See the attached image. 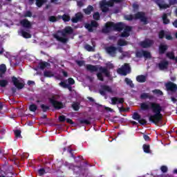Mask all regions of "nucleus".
Instances as JSON below:
<instances>
[{
	"label": "nucleus",
	"instance_id": "1",
	"mask_svg": "<svg viewBox=\"0 0 177 177\" xmlns=\"http://www.w3.org/2000/svg\"><path fill=\"white\" fill-rule=\"evenodd\" d=\"M141 110H149L150 109L153 113V115L149 116V121L154 124H158L162 120V114L161 111L164 110V107L161 104L157 102H150L149 104L144 102L140 104Z\"/></svg>",
	"mask_w": 177,
	"mask_h": 177
},
{
	"label": "nucleus",
	"instance_id": "2",
	"mask_svg": "<svg viewBox=\"0 0 177 177\" xmlns=\"http://www.w3.org/2000/svg\"><path fill=\"white\" fill-rule=\"evenodd\" d=\"M113 30H115L116 31H121V30H124L121 37L124 38L129 37V32H131V28L122 23L114 24L113 22H108L105 26V28H104L102 31L103 32H109V31Z\"/></svg>",
	"mask_w": 177,
	"mask_h": 177
},
{
	"label": "nucleus",
	"instance_id": "3",
	"mask_svg": "<svg viewBox=\"0 0 177 177\" xmlns=\"http://www.w3.org/2000/svg\"><path fill=\"white\" fill-rule=\"evenodd\" d=\"M71 32H73V28L70 26H67L64 28L63 32H58L54 35V37L57 39V41H59V42L66 44L68 41L67 34H71Z\"/></svg>",
	"mask_w": 177,
	"mask_h": 177
},
{
	"label": "nucleus",
	"instance_id": "4",
	"mask_svg": "<svg viewBox=\"0 0 177 177\" xmlns=\"http://www.w3.org/2000/svg\"><path fill=\"white\" fill-rule=\"evenodd\" d=\"M124 19L126 20H135L136 19H139L144 23V24H147V18L145 17V13L143 12H138L135 16L126 15Z\"/></svg>",
	"mask_w": 177,
	"mask_h": 177
},
{
	"label": "nucleus",
	"instance_id": "5",
	"mask_svg": "<svg viewBox=\"0 0 177 177\" xmlns=\"http://www.w3.org/2000/svg\"><path fill=\"white\" fill-rule=\"evenodd\" d=\"M122 0H110L109 1H106V0H102L100 3V6L102 12H107L109 10V7L113 6L114 2L118 3L121 2Z\"/></svg>",
	"mask_w": 177,
	"mask_h": 177
},
{
	"label": "nucleus",
	"instance_id": "6",
	"mask_svg": "<svg viewBox=\"0 0 177 177\" xmlns=\"http://www.w3.org/2000/svg\"><path fill=\"white\" fill-rule=\"evenodd\" d=\"M12 81L15 86H16L17 89H22V88H24V81L23 80V79L20 77L17 78L15 77H13Z\"/></svg>",
	"mask_w": 177,
	"mask_h": 177
},
{
	"label": "nucleus",
	"instance_id": "7",
	"mask_svg": "<svg viewBox=\"0 0 177 177\" xmlns=\"http://www.w3.org/2000/svg\"><path fill=\"white\" fill-rule=\"evenodd\" d=\"M57 99H59V95H54L50 98V102L55 109H63V104L57 102Z\"/></svg>",
	"mask_w": 177,
	"mask_h": 177
},
{
	"label": "nucleus",
	"instance_id": "8",
	"mask_svg": "<svg viewBox=\"0 0 177 177\" xmlns=\"http://www.w3.org/2000/svg\"><path fill=\"white\" fill-rule=\"evenodd\" d=\"M118 74L120 75H127V74H129L131 73V67L129 64H125L124 66L118 69Z\"/></svg>",
	"mask_w": 177,
	"mask_h": 177
},
{
	"label": "nucleus",
	"instance_id": "9",
	"mask_svg": "<svg viewBox=\"0 0 177 177\" xmlns=\"http://www.w3.org/2000/svg\"><path fill=\"white\" fill-rule=\"evenodd\" d=\"M106 93H114V90H113V88H111V87L109 86H102L100 90V95L104 96V95H106Z\"/></svg>",
	"mask_w": 177,
	"mask_h": 177
},
{
	"label": "nucleus",
	"instance_id": "10",
	"mask_svg": "<svg viewBox=\"0 0 177 177\" xmlns=\"http://www.w3.org/2000/svg\"><path fill=\"white\" fill-rule=\"evenodd\" d=\"M100 73H97V77L98 78V80H100V81H103V74H104V75H106V77H109L110 75V73L109 72V71H107V69L100 67Z\"/></svg>",
	"mask_w": 177,
	"mask_h": 177
},
{
	"label": "nucleus",
	"instance_id": "11",
	"mask_svg": "<svg viewBox=\"0 0 177 177\" xmlns=\"http://www.w3.org/2000/svg\"><path fill=\"white\" fill-rule=\"evenodd\" d=\"M137 57H145V59H150L151 55L147 51H140L136 53Z\"/></svg>",
	"mask_w": 177,
	"mask_h": 177
},
{
	"label": "nucleus",
	"instance_id": "12",
	"mask_svg": "<svg viewBox=\"0 0 177 177\" xmlns=\"http://www.w3.org/2000/svg\"><path fill=\"white\" fill-rule=\"evenodd\" d=\"M96 27H97V22H96V21H92L91 24H86L85 25V28H86L90 32L93 31V29L96 28Z\"/></svg>",
	"mask_w": 177,
	"mask_h": 177
},
{
	"label": "nucleus",
	"instance_id": "13",
	"mask_svg": "<svg viewBox=\"0 0 177 177\" xmlns=\"http://www.w3.org/2000/svg\"><path fill=\"white\" fill-rule=\"evenodd\" d=\"M133 119L138 121V122L142 124V125H145V124H146V120L140 118V115L138 113H134L133 114Z\"/></svg>",
	"mask_w": 177,
	"mask_h": 177
},
{
	"label": "nucleus",
	"instance_id": "14",
	"mask_svg": "<svg viewBox=\"0 0 177 177\" xmlns=\"http://www.w3.org/2000/svg\"><path fill=\"white\" fill-rule=\"evenodd\" d=\"M106 50L108 54L110 55V56H112L113 57L117 55V48L114 46H109L106 48Z\"/></svg>",
	"mask_w": 177,
	"mask_h": 177
},
{
	"label": "nucleus",
	"instance_id": "15",
	"mask_svg": "<svg viewBox=\"0 0 177 177\" xmlns=\"http://www.w3.org/2000/svg\"><path fill=\"white\" fill-rule=\"evenodd\" d=\"M165 37L166 39L171 40L172 39V36L168 32H165L162 30L159 32V38H164Z\"/></svg>",
	"mask_w": 177,
	"mask_h": 177
},
{
	"label": "nucleus",
	"instance_id": "16",
	"mask_svg": "<svg viewBox=\"0 0 177 177\" xmlns=\"http://www.w3.org/2000/svg\"><path fill=\"white\" fill-rule=\"evenodd\" d=\"M111 100V104H122V103H124V98L112 97Z\"/></svg>",
	"mask_w": 177,
	"mask_h": 177
},
{
	"label": "nucleus",
	"instance_id": "17",
	"mask_svg": "<svg viewBox=\"0 0 177 177\" xmlns=\"http://www.w3.org/2000/svg\"><path fill=\"white\" fill-rule=\"evenodd\" d=\"M165 86L167 89V91H176L177 86L176 84L172 83V82H168L165 84Z\"/></svg>",
	"mask_w": 177,
	"mask_h": 177
},
{
	"label": "nucleus",
	"instance_id": "18",
	"mask_svg": "<svg viewBox=\"0 0 177 177\" xmlns=\"http://www.w3.org/2000/svg\"><path fill=\"white\" fill-rule=\"evenodd\" d=\"M157 5L159 6L160 9H167L169 8V5L164 4V1L162 0H154Z\"/></svg>",
	"mask_w": 177,
	"mask_h": 177
},
{
	"label": "nucleus",
	"instance_id": "19",
	"mask_svg": "<svg viewBox=\"0 0 177 177\" xmlns=\"http://www.w3.org/2000/svg\"><path fill=\"white\" fill-rule=\"evenodd\" d=\"M153 45V41L151 40L145 39L144 41L140 43V46L142 48H149Z\"/></svg>",
	"mask_w": 177,
	"mask_h": 177
},
{
	"label": "nucleus",
	"instance_id": "20",
	"mask_svg": "<svg viewBox=\"0 0 177 177\" xmlns=\"http://www.w3.org/2000/svg\"><path fill=\"white\" fill-rule=\"evenodd\" d=\"M158 67L160 70H167L168 67V62H167L166 60L160 62L158 64Z\"/></svg>",
	"mask_w": 177,
	"mask_h": 177
},
{
	"label": "nucleus",
	"instance_id": "21",
	"mask_svg": "<svg viewBox=\"0 0 177 177\" xmlns=\"http://www.w3.org/2000/svg\"><path fill=\"white\" fill-rule=\"evenodd\" d=\"M118 51L122 53V57H120V59H124V57H129L132 54V52H123L122 48H119Z\"/></svg>",
	"mask_w": 177,
	"mask_h": 177
},
{
	"label": "nucleus",
	"instance_id": "22",
	"mask_svg": "<svg viewBox=\"0 0 177 177\" xmlns=\"http://www.w3.org/2000/svg\"><path fill=\"white\" fill-rule=\"evenodd\" d=\"M19 35L24 37V38H31V34H30V32L22 30L19 31Z\"/></svg>",
	"mask_w": 177,
	"mask_h": 177
},
{
	"label": "nucleus",
	"instance_id": "23",
	"mask_svg": "<svg viewBox=\"0 0 177 177\" xmlns=\"http://www.w3.org/2000/svg\"><path fill=\"white\" fill-rule=\"evenodd\" d=\"M21 25L24 27V28H30V27H31V24L27 19L21 21Z\"/></svg>",
	"mask_w": 177,
	"mask_h": 177
},
{
	"label": "nucleus",
	"instance_id": "24",
	"mask_svg": "<svg viewBox=\"0 0 177 177\" xmlns=\"http://www.w3.org/2000/svg\"><path fill=\"white\" fill-rule=\"evenodd\" d=\"M81 19H82V14H81V12H78L76 14L75 17L72 19V21L73 23H78Z\"/></svg>",
	"mask_w": 177,
	"mask_h": 177
},
{
	"label": "nucleus",
	"instance_id": "25",
	"mask_svg": "<svg viewBox=\"0 0 177 177\" xmlns=\"http://www.w3.org/2000/svg\"><path fill=\"white\" fill-rule=\"evenodd\" d=\"M168 49V46L164 44H160L159 46V53L162 54Z\"/></svg>",
	"mask_w": 177,
	"mask_h": 177
},
{
	"label": "nucleus",
	"instance_id": "26",
	"mask_svg": "<svg viewBox=\"0 0 177 177\" xmlns=\"http://www.w3.org/2000/svg\"><path fill=\"white\" fill-rule=\"evenodd\" d=\"M6 73V66L5 64L0 65V77H3Z\"/></svg>",
	"mask_w": 177,
	"mask_h": 177
},
{
	"label": "nucleus",
	"instance_id": "27",
	"mask_svg": "<svg viewBox=\"0 0 177 177\" xmlns=\"http://www.w3.org/2000/svg\"><path fill=\"white\" fill-rule=\"evenodd\" d=\"M167 57H169V59H171L173 60H175L177 63V57H175V55L172 52H169L167 53Z\"/></svg>",
	"mask_w": 177,
	"mask_h": 177
},
{
	"label": "nucleus",
	"instance_id": "28",
	"mask_svg": "<svg viewBox=\"0 0 177 177\" xmlns=\"http://www.w3.org/2000/svg\"><path fill=\"white\" fill-rule=\"evenodd\" d=\"M93 7L92 6H88V8L86 9H84V13L86 15H91V13L93 12Z\"/></svg>",
	"mask_w": 177,
	"mask_h": 177
},
{
	"label": "nucleus",
	"instance_id": "29",
	"mask_svg": "<svg viewBox=\"0 0 177 177\" xmlns=\"http://www.w3.org/2000/svg\"><path fill=\"white\" fill-rule=\"evenodd\" d=\"M118 45L119 46H125L126 45H128V41L124 40V39H120L118 41Z\"/></svg>",
	"mask_w": 177,
	"mask_h": 177
},
{
	"label": "nucleus",
	"instance_id": "30",
	"mask_svg": "<svg viewBox=\"0 0 177 177\" xmlns=\"http://www.w3.org/2000/svg\"><path fill=\"white\" fill-rule=\"evenodd\" d=\"M138 82H145L146 81V77L145 75H139L136 77Z\"/></svg>",
	"mask_w": 177,
	"mask_h": 177
},
{
	"label": "nucleus",
	"instance_id": "31",
	"mask_svg": "<svg viewBox=\"0 0 177 177\" xmlns=\"http://www.w3.org/2000/svg\"><path fill=\"white\" fill-rule=\"evenodd\" d=\"M87 70L89 71H97V67L92 65H87Z\"/></svg>",
	"mask_w": 177,
	"mask_h": 177
},
{
	"label": "nucleus",
	"instance_id": "32",
	"mask_svg": "<svg viewBox=\"0 0 177 177\" xmlns=\"http://www.w3.org/2000/svg\"><path fill=\"white\" fill-rule=\"evenodd\" d=\"M84 49H86V50H88V52H93V50H95V48L91 46L89 44H87L84 46Z\"/></svg>",
	"mask_w": 177,
	"mask_h": 177
},
{
	"label": "nucleus",
	"instance_id": "33",
	"mask_svg": "<svg viewBox=\"0 0 177 177\" xmlns=\"http://www.w3.org/2000/svg\"><path fill=\"white\" fill-rule=\"evenodd\" d=\"M143 150H144L145 153H150V145H144Z\"/></svg>",
	"mask_w": 177,
	"mask_h": 177
},
{
	"label": "nucleus",
	"instance_id": "34",
	"mask_svg": "<svg viewBox=\"0 0 177 177\" xmlns=\"http://www.w3.org/2000/svg\"><path fill=\"white\" fill-rule=\"evenodd\" d=\"M39 66L40 68H41V70H44V68H46V67L49 66V64H48V62H40Z\"/></svg>",
	"mask_w": 177,
	"mask_h": 177
},
{
	"label": "nucleus",
	"instance_id": "35",
	"mask_svg": "<svg viewBox=\"0 0 177 177\" xmlns=\"http://www.w3.org/2000/svg\"><path fill=\"white\" fill-rule=\"evenodd\" d=\"M141 99H151L149 93H144L140 96Z\"/></svg>",
	"mask_w": 177,
	"mask_h": 177
},
{
	"label": "nucleus",
	"instance_id": "36",
	"mask_svg": "<svg viewBox=\"0 0 177 177\" xmlns=\"http://www.w3.org/2000/svg\"><path fill=\"white\" fill-rule=\"evenodd\" d=\"M8 85V80H0V86L5 87Z\"/></svg>",
	"mask_w": 177,
	"mask_h": 177
},
{
	"label": "nucleus",
	"instance_id": "37",
	"mask_svg": "<svg viewBox=\"0 0 177 177\" xmlns=\"http://www.w3.org/2000/svg\"><path fill=\"white\" fill-rule=\"evenodd\" d=\"M45 0H36V5L38 8H41Z\"/></svg>",
	"mask_w": 177,
	"mask_h": 177
},
{
	"label": "nucleus",
	"instance_id": "38",
	"mask_svg": "<svg viewBox=\"0 0 177 177\" xmlns=\"http://www.w3.org/2000/svg\"><path fill=\"white\" fill-rule=\"evenodd\" d=\"M162 20H163L164 24H168V23H169V20L167 19V14L163 15Z\"/></svg>",
	"mask_w": 177,
	"mask_h": 177
},
{
	"label": "nucleus",
	"instance_id": "39",
	"mask_svg": "<svg viewBox=\"0 0 177 177\" xmlns=\"http://www.w3.org/2000/svg\"><path fill=\"white\" fill-rule=\"evenodd\" d=\"M152 92L154 95H157L158 96H161V95H162V91L158 89L153 90Z\"/></svg>",
	"mask_w": 177,
	"mask_h": 177
},
{
	"label": "nucleus",
	"instance_id": "40",
	"mask_svg": "<svg viewBox=\"0 0 177 177\" xmlns=\"http://www.w3.org/2000/svg\"><path fill=\"white\" fill-rule=\"evenodd\" d=\"M125 82H126V84H127V85H129V86L133 88V84L132 83V80H129L128 78H126L125 79Z\"/></svg>",
	"mask_w": 177,
	"mask_h": 177
},
{
	"label": "nucleus",
	"instance_id": "41",
	"mask_svg": "<svg viewBox=\"0 0 177 177\" xmlns=\"http://www.w3.org/2000/svg\"><path fill=\"white\" fill-rule=\"evenodd\" d=\"M73 108L74 110H75L76 111L79 110L80 109V104L76 102V103H73L72 105Z\"/></svg>",
	"mask_w": 177,
	"mask_h": 177
},
{
	"label": "nucleus",
	"instance_id": "42",
	"mask_svg": "<svg viewBox=\"0 0 177 177\" xmlns=\"http://www.w3.org/2000/svg\"><path fill=\"white\" fill-rule=\"evenodd\" d=\"M15 135L16 136V138H21V131L20 130H15L14 131Z\"/></svg>",
	"mask_w": 177,
	"mask_h": 177
},
{
	"label": "nucleus",
	"instance_id": "43",
	"mask_svg": "<svg viewBox=\"0 0 177 177\" xmlns=\"http://www.w3.org/2000/svg\"><path fill=\"white\" fill-rule=\"evenodd\" d=\"M62 20H64V21H69L70 20V16H68V15H64L62 17Z\"/></svg>",
	"mask_w": 177,
	"mask_h": 177
},
{
	"label": "nucleus",
	"instance_id": "44",
	"mask_svg": "<svg viewBox=\"0 0 177 177\" xmlns=\"http://www.w3.org/2000/svg\"><path fill=\"white\" fill-rule=\"evenodd\" d=\"M44 76L45 77H53V73L51 71H45Z\"/></svg>",
	"mask_w": 177,
	"mask_h": 177
},
{
	"label": "nucleus",
	"instance_id": "45",
	"mask_svg": "<svg viewBox=\"0 0 177 177\" xmlns=\"http://www.w3.org/2000/svg\"><path fill=\"white\" fill-rule=\"evenodd\" d=\"M29 110H30V111H36L37 110V105L35 104H31L29 106Z\"/></svg>",
	"mask_w": 177,
	"mask_h": 177
},
{
	"label": "nucleus",
	"instance_id": "46",
	"mask_svg": "<svg viewBox=\"0 0 177 177\" xmlns=\"http://www.w3.org/2000/svg\"><path fill=\"white\" fill-rule=\"evenodd\" d=\"M93 19H95V20H99V19H100V15H99V12L94 13Z\"/></svg>",
	"mask_w": 177,
	"mask_h": 177
},
{
	"label": "nucleus",
	"instance_id": "47",
	"mask_svg": "<svg viewBox=\"0 0 177 177\" xmlns=\"http://www.w3.org/2000/svg\"><path fill=\"white\" fill-rule=\"evenodd\" d=\"M59 86L62 88H68V86L67 84H66L64 82H62L59 83Z\"/></svg>",
	"mask_w": 177,
	"mask_h": 177
},
{
	"label": "nucleus",
	"instance_id": "48",
	"mask_svg": "<svg viewBox=\"0 0 177 177\" xmlns=\"http://www.w3.org/2000/svg\"><path fill=\"white\" fill-rule=\"evenodd\" d=\"M38 174L40 176H41V175H44L45 174V169H39Z\"/></svg>",
	"mask_w": 177,
	"mask_h": 177
},
{
	"label": "nucleus",
	"instance_id": "49",
	"mask_svg": "<svg viewBox=\"0 0 177 177\" xmlns=\"http://www.w3.org/2000/svg\"><path fill=\"white\" fill-rule=\"evenodd\" d=\"M59 120L60 122H64V121H66V116L61 115L59 117Z\"/></svg>",
	"mask_w": 177,
	"mask_h": 177
},
{
	"label": "nucleus",
	"instance_id": "50",
	"mask_svg": "<svg viewBox=\"0 0 177 177\" xmlns=\"http://www.w3.org/2000/svg\"><path fill=\"white\" fill-rule=\"evenodd\" d=\"M68 82L70 85H74V84H75V82L73 80V78H69L68 80Z\"/></svg>",
	"mask_w": 177,
	"mask_h": 177
},
{
	"label": "nucleus",
	"instance_id": "51",
	"mask_svg": "<svg viewBox=\"0 0 177 177\" xmlns=\"http://www.w3.org/2000/svg\"><path fill=\"white\" fill-rule=\"evenodd\" d=\"M160 169L162 172H167V171H168V167H167L166 166H162L160 167Z\"/></svg>",
	"mask_w": 177,
	"mask_h": 177
},
{
	"label": "nucleus",
	"instance_id": "52",
	"mask_svg": "<svg viewBox=\"0 0 177 177\" xmlns=\"http://www.w3.org/2000/svg\"><path fill=\"white\" fill-rule=\"evenodd\" d=\"M84 3H85V1H77V6H80V7L84 6Z\"/></svg>",
	"mask_w": 177,
	"mask_h": 177
},
{
	"label": "nucleus",
	"instance_id": "53",
	"mask_svg": "<svg viewBox=\"0 0 177 177\" xmlns=\"http://www.w3.org/2000/svg\"><path fill=\"white\" fill-rule=\"evenodd\" d=\"M31 16H32V14H31V12L30 11H27L25 13V17H31Z\"/></svg>",
	"mask_w": 177,
	"mask_h": 177
},
{
	"label": "nucleus",
	"instance_id": "54",
	"mask_svg": "<svg viewBox=\"0 0 177 177\" xmlns=\"http://www.w3.org/2000/svg\"><path fill=\"white\" fill-rule=\"evenodd\" d=\"M81 124H86V125L89 124V122L86 120H80Z\"/></svg>",
	"mask_w": 177,
	"mask_h": 177
},
{
	"label": "nucleus",
	"instance_id": "55",
	"mask_svg": "<svg viewBox=\"0 0 177 177\" xmlns=\"http://www.w3.org/2000/svg\"><path fill=\"white\" fill-rule=\"evenodd\" d=\"M41 109L44 110V111H46V110H48V109H49L48 106H46V105H44V104H42V105L41 106Z\"/></svg>",
	"mask_w": 177,
	"mask_h": 177
},
{
	"label": "nucleus",
	"instance_id": "56",
	"mask_svg": "<svg viewBox=\"0 0 177 177\" xmlns=\"http://www.w3.org/2000/svg\"><path fill=\"white\" fill-rule=\"evenodd\" d=\"M133 8L134 10H136L138 9V8H139V5H138V3H135L133 4Z\"/></svg>",
	"mask_w": 177,
	"mask_h": 177
},
{
	"label": "nucleus",
	"instance_id": "57",
	"mask_svg": "<svg viewBox=\"0 0 177 177\" xmlns=\"http://www.w3.org/2000/svg\"><path fill=\"white\" fill-rule=\"evenodd\" d=\"M77 63L78 66H84V64H85V62H84V61H77Z\"/></svg>",
	"mask_w": 177,
	"mask_h": 177
},
{
	"label": "nucleus",
	"instance_id": "58",
	"mask_svg": "<svg viewBox=\"0 0 177 177\" xmlns=\"http://www.w3.org/2000/svg\"><path fill=\"white\" fill-rule=\"evenodd\" d=\"M4 56H6V57H7L8 59H10V54L8 52H6L4 53Z\"/></svg>",
	"mask_w": 177,
	"mask_h": 177
},
{
	"label": "nucleus",
	"instance_id": "59",
	"mask_svg": "<svg viewBox=\"0 0 177 177\" xmlns=\"http://www.w3.org/2000/svg\"><path fill=\"white\" fill-rule=\"evenodd\" d=\"M3 52H5V50H3V47H2V46H1V43H0V55H2V53H3Z\"/></svg>",
	"mask_w": 177,
	"mask_h": 177
},
{
	"label": "nucleus",
	"instance_id": "60",
	"mask_svg": "<svg viewBox=\"0 0 177 177\" xmlns=\"http://www.w3.org/2000/svg\"><path fill=\"white\" fill-rule=\"evenodd\" d=\"M50 21H56V17L52 16L49 18Z\"/></svg>",
	"mask_w": 177,
	"mask_h": 177
},
{
	"label": "nucleus",
	"instance_id": "61",
	"mask_svg": "<svg viewBox=\"0 0 177 177\" xmlns=\"http://www.w3.org/2000/svg\"><path fill=\"white\" fill-rule=\"evenodd\" d=\"M169 3H170V6L175 5V3H176V0H170Z\"/></svg>",
	"mask_w": 177,
	"mask_h": 177
},
{
	"label": "nucleus",
	"instance_id": "62",
	"mask_svg": "<svg viewBox=\"0 0 177 177\" xmlns=\"http://www.w3.org/2000/svg\"><path fill=\"white\" fill-rule=\"evenodd\" d=\"M144 139H145V140L148 141V140H150V137H149V136L145 135Z\"/></svg>",
	"mask_w": 177,
	"mask_h": 177
},
{
	"label": "nucleus",
	"instance_id": "63",
	"mask_svg": "<svg viewBox=\"0 0 177 177\" xmlns=\"http://www.w3.org/2000/svg\"><path fill=\"white\" fill-rule=\"evenodd\" d=\"M107 67H108V68H113V67H114V66L113 65V64L109 63L107 64Z\"/></svg>",
	"mask_w": 177,
	"mask_h": 177
},
{
	"label": "nucleus",
	"instance_id": "64",
	"mask_svg": "<svg viewBox=\"0 0 177 177\" xmlns=\"http://www.w3.org/2000/svg\"><path fill=\"white\" fill-rule=\"evenodd\" d=\"M173 25L174 26V27H176V28H177V20L174 21Z\"/></svg>",
	"mask_w": 177,
	"mask_h": 177
}]
</instances>
